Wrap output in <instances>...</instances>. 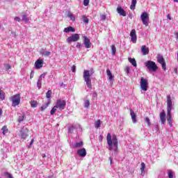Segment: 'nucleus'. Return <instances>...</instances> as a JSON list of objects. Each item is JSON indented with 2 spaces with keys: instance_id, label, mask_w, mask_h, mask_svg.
<instances>
[{
  "instance_id": "nucleus-1",
  "label": "nucleus",
  "mask_w": 178,
  "mask_h": 178,
  "mask_svg": "<svg viewBox=\"0 0 178 178\" xmlns=\"http://www.w3.org/2000/svg\"><path fill=\"white\" fill-rule=\"evenodd\" d=\"M106 140L109 151H114V152H117L118 141L116 135L112 136L111 133H108Z\"/></svg>"
},
{
  "instance_id": "nucleus-2",
  "label": "nucleus",
  "mask_w": 178,
  "mask_h": 178,
  "mask_svg": "<svg viewBox=\"0 0 178 178\" xmlns=\"http://www.w3.org/2000/svg\"><path fill=\"white\" fill-rule=\"evenodd\" d=\"M95 73L94 69H90V70H85L83 72V80L86 83L88 88H92V85L91 84V76Z\"/></svg>"
},
{
  "instance_id": "nucleus-3",
  "label": "nucleus",
  "mask_w": 178,
  "mask_h": 178,
  "mask_svg": "<svg viewBox=\"0 0 178 178\" xmlns=\"http://www.w3.org/2000/svg\"><path fill=\"white\" fill-rule=\"evenodd\" d=\"M145 66L150 71V72H156L158 70V66L156 63L152 60H147L145 63Z\"/></svg>"
},
{
  "instance_id": "nucleus-4",
  "label": "nucleus",
  "mask_w": 178,
  "mask_h": 178,
  "mask_svg": "<svg viewBox=\"0 0 178 178\" xmlns=\"http://www.w3.org/2000/svg\"><path fill=\"white\" fill-rule=\"evenodd\" d=\"M79 40H80V35L79 33H74L67 38L66 42L67 44H71V42H76Z\"/></svg>"
},
{
  "instance_id": "nucleus-5",
  "label": "nucleus",
  "mask_w": 178,
  "mask_h": 178,
  "mask_svg": "<svg viewBox=\"0 0 178 178\" xmlns=\"http://www.w3.org/2000/svg\"><path fill=\"white\" fill-rule=\"evenodd\" d=\"M55 106L59 111H63L66 108V101L58 99L55 103Z\"/></svg>"
},
{
  "instance_id": "nucleus-6",
  "label": "nucleus",
  "mask_w": 178,
  "mask_h": 178,
  "mask_svg": "<svg viewBox=\"0 0 178 178\" xmlns=\"http://www.w3.org/2000/svg\"><path fill=\"white\" fill-rule=\"evenodd\" d=\"M140 19L142 20V23L145 26H148L149 23V17L148 16V13L147 12H144L142 13V15H140Z\"/></svg>"
},
{
  "instance_id": "nucleus-7",
  "label": "nucleus",
  "mask_w": 178,
  "mask_h": 178,
  "mask_svg": "<svg viewBox=\"0 0 178 178\" xmlns=\"http://www.w3.org/2000/svg\"><path fill=\"white\" fill-rule=\"evenodd\" d=\"M140 88L143 91H147L148 90V80L142 77L140 79Z\"/></svg>"
},
{
  "instance_id": "nucleus-8",
  "label": "nucleus",
  "mask_w": 178,
  "mask_h": 178,
  "mask_svg": "<svg viewBox=\"0 0 178 178\" xmlns=\"http://www.w3.org/2000/svg\"><path fill=\"white\" fill-rule=\"evenodd\" d=\"M12 102H13V106L15 107L20 104V95H15L11 97Z\"/></svg>"
},
{
  "instance_id": "nucleus-9",
  "label": "nucleus",
  "mask_w": 178,
  "mask_h": 178,
  "mask_svg": "<svg viewBox=\"0 0 178 178\" xmlns=\"http://www.w3.org/2000/svg\"><path fill=\"white\" fill-rule=\"evenodd\" d=\"M157 62L160 63L162 66V69L166 70V63L165 62V58H163V56L161 54H158L157 56Z\"/></svg>"
},
{
  "instance_id": "nucleus-10",
  "label": "nucleus",
  "mask_w": 178,
  "mask_h": 178,
  "mask_svg": "<svg viewBox=\"0 0 178 178\" xmlns=\"http://www.w3.org/2000/svg\"><path fill=\"white\" fill-rule=\"evenodd\" d=\"M172 102V97L170 95L167 96V112H172V109H173V104Z\"/></svg>"
},
{
  "instance_id": "nucleus-11",
  "label": "nucleus",
  "mask_w": 178,
  "mask_h": 178,
  "mask_svg": "<svg viewBox=\"0 0 178 178\" xmlns=\"http://www.w3.org/2000/svg\"><path fill=\"white\" fill-rule=\"evenodd\" d=\"M83 45L85 48H87V49L90 48L92 45V43L90 39L88 38V37L86 35L83 36Z\"/></svg>"
},
{
  "instance_id": "nucleus-12",
  "label": "nucleus",
  "mask_w": 178,
  "mask_h": 178,
  "mask_svg": "<svg viewBox=\"0 0 178 178\" xmlns=\"http://www.w3.org/2000/svg\"><path fill=\"white\" fill-rule=\"evenodd\" d=\"M130 37L132 42L136 44L137 42V34L136 33V29H132L130 33Z\"/></svg>"
},
{
  "instance_id": "nucleus-13",
  "label": "nucleus",
  "mask_w": 178,
  "mask_h": 178,
  "mask_svg": "<svg viewBox=\"0 0 178 178\" xmlns=\"http://www.w3.org/2000/svg\"><path fill=\"white\" fill-rule=\"evenodd\" d=\"M29 129L26 128H22L21 130V138H23V140H26L27 137H29Z\"/></svg>"
},
{
  "instance_id": "nucleus-14",
  "label": "nucleus",
  "mask_w": 178,
  "mask_h": 178,
  "mask_svg": "<svg viewBox=\"0 0 178 178\" xmlns=\"http://www.w3.org/2000/svg\"><path fill=\"white\" fill-rule=\"evenodd\" d=\"M76 154L81 158H84L87 155V150H86V148L79 149L77 150Z\"/></svg>"
},
{
  "instance_id": "nucleus-15",
  "label": "nucleus",
  "mask_w": 178,
  "mask_h": 178,
  "mask_svg": "<svg viewBox=\"0 0 178 178\" xmlns=\"http://www.w3.org/2000/svg\"><path fill=\"white\" fill-rule=\"evenodd\" d=\"M167 121L168 122V124L172 127L173 126V121L172 120V111H167Z\"/></svg>"
},
{
  "instance_id": "nucleus-16",
  "label": "nucleus",
  "mask_w": 178,
  "mask_h": 178,
  "mask_svg": "<svg viewBox=\"0 0 178 178\" xmlns=\"http://www.w3.org/2000/svg\"><path fill=\"white\" fill-rule=\"evenodd\" d=\"M160 120L161 124H165V122H166V113H165V111H161L160 113Z\"/></svg>"
},
{
  "instance_id": "nucleus-17",
  "label": "nucleus",
  "mask_w": 178,
  "mask_h": 178,
  "mask_svg": "<svg viewBox=\"0 0 178 178\" xmlns=\"http://www.w3.org/2000/svg\"><path fill=\"white\" fill-rule=\"evenodd\" d=\"M106 74L107 76H108V80L111 83V86H112V84H113V75L112 74V72H111L110 69H108L106 70Z\"/></svg>"
},
{
  "instance_id": "nucleus-18",
  "label": "nucleus",
  "mask_w": 178,
  "mask_h": 178,
  "mask_svg": "<svg viewBox=\"0 0 178 178\" xmlns=\"http://www.w3.org/2000/svg\"><path fill=\"white\" fill-rule=\"evenodd\" d=\"M117 12L120 14V16H124L126 17V11L123 8H122V6H118L117 8Z\"/></svg>"
},
{
  "instance_id": "nucleus-19",
  "label": "nucleus",
  "mask_w": 178,
  "mask_h": 178,
  "mask_svg": "<svg viewBox=\"0 0 178 178\" xmlns=\"http://www.w3.org/2000/svg\"><path fill=\"white\" fill-rule=\"evenodd\" d=\"M44 64V60L38 59L35 61V65L36 69H41L42 65Z\"/></svg>"
},
{
  "instance_id": "nucleus-20",
  "label": "nucleus",
  "mask_w": 178,
  "mask_h": 178,
  "mask_svg": "<svg viewBox=\"0 0 178 178\" xmlns=\"http://www.w3.org/2000/svg\"><path fill=\"white\" fill-rule=\"evenodd\" d=\"M141 52L143 55H148L149 54V49L145 45H143L141 47Z\"/></svg>"
},
{
  "instance_id": "nucleus-21",
  "label": "nucleus",
  "mask_w": 178,
  "mask_h": 178,
  "mask_svg": "<svg viewBox=\"0 0 178 178\" xmlns=\"http://www.w3.org/2000/svg\"><path fill=\"white\" fill-rule=\"evenodd\" d=\"M130 113H131V119H132V122L133 123H137V115H136V113H134V111H133L132 109L130 110Z\"/></svg>"
},
{
  "instance_id": "nucleus-22",
  "label": "nucleus",
  "mask_w": 178,
  "mask_h": 178,
  "mask_svg": "<svg viewBox=\"0 0 178 178\" xmlns=\"http://www.w3.org/2000/svg\"><path fill=\"white\" fill-rule=\"evenodd\" d=\"M40 54L42 56H49L51 55V51H46L44 49H42L40 51Z\"/></svg>"
},
{
  "instance_id": "nucleus-23",
  "label": "nucleus",
  "mask_w": 178,
  "mask_h": 178,
  "mask_svg": "<svg viewBox=\"0 0 178 178\" xmlns=\"http://www.w3.org/2000/svg\"><path fill=\"white\" fill-rule=\"evenodd\" d=\"M63 31H64V33H74V31H76V30L74 29V28H73L72 26H68L67 28H65Z\"/></svg>"
},
{
  "instance_id": "nucleus-24",
  "label": "nucleus",
  "mask_w": 178,
  "mask_h": 178,
  "mask_svg": "<svg viewBox=\"0 0 178 178\" xmlns=\"http://www.w3.org/2000/svg\"><path fill=\"white\" fill-rule=\"evenodd\" d=\"M67 16V17H70V20L72 22L76 21V16H74L70 11H68Z\"/></svg>"
},
{
  "instance_id": "nucleus-25",
  "label": "nucleus",
  "mask_w": 178,
  "mask_h": 178,
  "mask_svg": "<svg viewBox=\"0 0 178 178\" xmlns=\"http://www.w3.org/2000/svg\"><path fill=\"white\" fill-rule=\"evenodd\" d=\"M129 62L131 63L132 65H134V67H137V61H136L135 58H129Z\"/></svg>"
},
{
  "instance_id": "nucleus-26",
  "label": "nucleus",
  "mask_w": 178,
  "mask_h": 178,
  "mask_svg": "<svg viewBox=\"0 0 178 178\" xmlns=\"http://www.w3.org/2000/svg\"><path fill=\"white\" fill-rule=\"evenodd\" d=\"M140 165H141V168H140L141 175H142V176H144V175L145 173V163H141Z\"/></svg>"
},
{
  "instance_id": "nucleus-27",
  "label": "nucleus",
  "mask_w": 178,
  "mask_h": 178,
  "mask_svg": "<svg viewBox=\"0 0 178 178\" xmlns=\"http://www.w3.org/2000/svg\"><path fill=\"white\" fill-rule=\"evenodd\" d=\"M136 5H137V0H132L131 5L130 6V9L134 10L136 9Z\"/></svg>"
},
{
  "instance_id": "nucleus-28",
  "label": "nucleus",
  "mask_w": 178,
  "mask_h": 178,
  "mask_svg": "<svg viewBox=\"0 0 178 178\" xmlns=\"http://www.w3.org/2000/svg\"><path fill=\"white\" fill-rule=\"evenodd\" d=\"M74 147L75 148H81V147H83V141L74 143Z\"/></svg>"
},
{
  "instance_id": "nucleus-29",
  "label": "nucleus",
  "mask_w": 178,
  "mask_h": 178,
  "mask_svg": "<svg viewBox=\"0 0 178 178\" xmlns=\"http://www.w3.org/2000/svg\"><path fill=\"white\" fill-rule=\"evenodd\" d=\"M30 104H31V108H37V101H35V100H32L30 102Z\"/></svg>"
},
{
  "instance_id": "nucleus-30",
  "label": "nucleus",
  "mask_w": 178,
  "mask_h": 178,
  "mask_svg": "<svg viewBox=\"0 0 178 178\" xmlns=\"http://www.w3.org/2000/svg\"><path fill=\"white\" fill-rule=\"evenodd\" d=\"M111 53L113 56L116 54V47H115V44L111 45Z\"/></svg>"
},
{
  "instance_id": "nucleus-31",
  "label": "nucleus",
  "mask_w": 178,
  "mask_h": 178,
  "mask_svg": "<svg viewBox=\"0 0 178 178\" xmlns=\"http://www.w3.org/2000/svg\"><path fill=\"white\" fill-rule=\"evenodd\" d=\"M95 129H99V127H101V120H98L95 123Z\"/></svg>"
},
{
  "instance_id": "nucleus-32",
  "label": "nucleus",
  "mask_w": 178,
  "mask_h": 178,
  "mask_svg": "<svg viewBox=\"0 0 178 178\" xmlns=\"http://www.w3.org/2000/svg\"><path fill=\"white\" fill-rule=\"evenodd\" d=\"M56 109H58V107L55 105L51 110L50 114L51 115H55V112H56Z\"/></svg>"
},
{
  "instance_id": "nucleus-33",
  "label": "nucleus",
  "mask_w": 178,
  "mask_h": 178,
  "mask_svg": "<svg viewBox=\"0 0 178 178\" xmlns=\"http://www.w3.org/2000/svg\"><path fill=\"white\" fill-rule=\"evenodd\" d=\"M0 99H1V101H3V99H5V93L3 92V91H2V90H0Z\"/></svg>"
},
{
  "instance_id": "nucleus-34",
  "label": "nucleus",
  "mask_w": 178,
  "mask_h": 178,
  "mask_svg": "<svg viewBox=\"0 0 178 178\" xmlns=\"http://www.w3.org/2000/svg\"><path fill=\"white\" fill-rule=\"evenodd\" d=\"M90 106V100L86 99L84 100V107L88 108Z\"/></svg>"
},
{
  "instance_id": "nucleus-35",
  "label": "nucleus",
  "mask_w": 178,
  "mask_h": 178,
  "mask_svg": "<svg viewBox=\"0 0 178 178\" xmlns=\"http://www.w3.org/2000/svg\"><path fill=\"white\" fill-rule=\"evenodd\" d=\"M173 175H175V172L173 171L169 170L168 172V175L169 178H173Z\"/></svg>"
},
{
  "instance_id": "nucleus-36",
  "label": "nucleus",
  "mask_w": 178,
  "mask_h": 178,
  "mask_svg": "<svg viewBox=\"0 0 178 178\" xmlns=\"http://www.w3.org/2000/svg\"><path fill=\"white\" fill-rule=\"evenodd\" d=\"M83 23H85V24H88L90 20L88 19V18H87V17L83 16Z\"/></svg>"
},
{
  "instance_id": "nucleus-37",
  "label": "nucleus",
  "mask_w": 178,
  "mask_h": 178,
  "mask_svg": "<svg viewBox=\"0 0 178 178\" xmlns=\"http://www.w3.org/2000/svg\"><path fill=\"white\" fill-rule=\"evenodd\" d=\"M51 95H52V90H48L46 93V98H51Z\"/></svg>"
},
{
  "instance_id": "nucleus-38",
  "label": "nucleus",
  "mask_w": 178,
  "mask_h": 178,
  "mask_svg": "<svg viewBox=\"0 0 178 178\" xmlns=\"http://www.w3.org/2000/svg\"><path fill=\"white\" fill-rule=\"evenodd\" d=\"M24 118H26V115L24 114H22V115L18 119V122L19 123L20 122H23L24 120Z\"/></svg>"
},
{
  "instance_id": "nucleus-39",
  "label": "nucleus",
  "mask_w": 178,
  "mask_h": 178,
  "mask_svg": "<svg viewBox=\"0 0 178 178\" xmlns=\"http://www.w3.org/2000/svg\"><path fill=\"white\" fill-rule=\"evenodd\" d=\"M49 106V102H47L45 106H43L41 107V111H45V109H47V108H48Z\"/></svg>"
},
{
  "instance_id": "nucleus-40",
  "label": "nucleus",
  "mask_w": 178,
  "mask_h": 178,
  "mask_svg": "<svg viewBox=\"0 0 178 178\" xmlns=\"http://www.w3.org/2000/svg\"><path fill=\"white\" fill-rule=\"evenodd\" d=\"M2 131H3V134H6V133H8V128L6 127V126L3 127Z\"/></svg>"
},
{
  "instance_id": "nucleus-41",
  "label": "nucleus",
  "mask_w": 178,
  "mask_h": 178,
  "mask_svg": "<svg viewBox=\"0 0 178 178\" xmlns=\"http://www.w3.org/2000/svg\"><path fill=\"white\" fill-rule=\"evenodd\" d=\"M23 22H26V23H27V22H29V18L27 17V16H26L25 15H22V19Z\"/></svg>"
},
{
  "instance_id": "nucleus-42",
  "label": "nucleus",
  "mask_w": 178,
  "mask_h": 178,
  "mask_svg": "<svg viewBox=\"0 0 178 178\" xmlns=\"http://www.w3.org/2000/svg\"><path fill=\"white\" fill-rule=\"evenodd\" d=\"M145 120L146 123L148 124V126H151V122H149V118L146 117L145 118Z\"/></svg>"
},
{
  "instance_id": "nucleus-43",
  "label": "nucleus",
  "mask_w": 178,
  "mask_h": 178,
  "mask_svg": "<svg viewBox=\"0 0 178 178\" xmlns=\"http://www.w3.org/2000/svg\"><path fill=\"white\" fill-rule=\"evenodd\" d=\"M89 4H90V0H83L84 6H88Z\"/></svg>"
},
{
  "instance_id": "nucleus-44",
  "label": "nucleus",
  "mask_w": 178,
  "mask_h": 178,
  "mask_svg": "<svg viewBox=\"0 0 178 178\" xmlns=\"http://www.w3.org/2000/svg\"><path fill=\"white\" fill-rule=\"evenodd\" d=\"M124 71L126 72V73H127L128 74H130V67L127 66L125 67Z\"/></svg>"
},
{
  "instance_id": "nucleus-45",
  "label": "nucleus",
  "mask_w": 178,
  "mask_h": 178,
  "mask_svg": "<svg viewBox=\"0 0 178 178\" xmlns=\"http://www.w3.org/2000/svg\"><path fill=\"white\" fill-rule=\"evenodd\" d=\"M4 175H5V176H8L9 178H13V177L12 176V174H10V173H9V172H6L4 173Z\"/></svg>"
},
{
  "instance_id": "nucleus-46",
  "label": "nucleus",
  "mask_w": 178,
  "mask_h": 178,
  "mask_svg": "<svg viewBox=\"0 0 178 178\" xmlns=\"http://www.w3.org/2000/svg\"><path fill=\"white\" fill-rule=\"evenodd\" d=\"M74 130V127L71 126L68 128V133H72Z\"/></svg>"
},
{
  "instance_id": "nucleus-47",
  "label": "nucleus",
  "mask_w": 178,
  "mask_h": 178,
  "mask_svg": "<svg viewBox=\"0 0 178 178\" xmlns=\"http://www.w3.org/2000/svg\"><path fill=\"white\" fill-rule=\"evenodd\" d=\"M37 87L38 88V90L41 89V82L38 81V82H37Z\"/></svg>"
},
{
  "instance_id": "nucleus-48",
  "label": "nucleus",
  "mask_w": 178,
  "mask_h": 178,
  "mask_svg": "<svg viewBox=\"0 0 178 178\" xmlns=\"http://www.w3.org/2000/svg\"><path fill=\"white\" fill-rule=\"evenodd\" d=\"M14 19L16 21V22H22V19H20V17H15L14 18Z\"/></svg>"
},
{
  "instance_id": "nucleus-49",
  "label": "nucleus",
  "mask_w": 178,
  "mask_h": 178,
  "mask_svg": "<svg viewBox=\"0 0 178 178\" xmlns=\"http://www.w3.org/2000/svg\"><path fill=\"white\" fill-rule=\"evenodd\" d=\"M72 71L73 73H76V65L72 66Z\"/></svg>"
},
{
  "instance_id": "nucleus-50",
  "label": "nucleus",
  "mask_w": 178,
  "mask_h": 178,
  "mask_svg": "<svg viewBox=\"0 0 178 178\" xmlns=\"http://www.w3.org/2000/svg\"><path fill=\"white\" fill-rule=\"evenodd\" d=\"M33 144H34V138H33L29 144V148H30L31 147V145H33Z\"/></svg>"
},
{
  "instance_id": "nucleus-51",
  "label": "nucleus",
  "mask_w": 178,
  "mask_h": 178,
  "mask_svg": "<svg viewBox=\"0 0 178 178\" xmlns=\"http://www.w3.org/2000/svg\"><path fill=\"white\" fill-rule=\"evenodd\" d=\"M33 77H34V71H31L30 74V79H33Z\"/></svg>"
},
{
  "instance_id": "nucleus-52",
  "label": "nucleus",
  "mask_w": 178,
  "mask_h": 178,
  "mask_svg": "<svg viewBox=\"0 0 178 178\" xmlns=\"http://www.w3.org/2000/svg\"><path fill=\"white\" fill-rule=\"evenodd\" d=\"M6 69H7V70H9L10 69H12V66H10V65H6Z\"/></svg>"
},
{
  "instance_id": "nucleus-53",
  "label": "nucleus",
  "mask_w": 178,
  "mask_h": 178,
  "mask_svg": "<svg viewBox=\"0 0 178 178\" xmlns=\"http://www.w3.org/2000/svg\"><path fill=\"white\" fill-rule=\"evenodd\" d=\"M103 138H104V136H102V135H100L99 136V141H100V143L102 142Z\"/></svg>"
},
{
  "instance_id": "nucleus-54",
  "label": "nucleus",
  "mask_w": 178,
  "mask_h": 178,
  "mask_svg": "<svg viewBox=\"0 0 178 178\" xmlns=\"http://www.w3.org/2000/svg\"><path fill=\"white\" fill-rule=\"evenodd\" d=\"M101 19H102V20H106V15H101Z\"/></svg>"
},
{
  "instance_id": "nucleus-55",
  "label": "nucleus",
  "mask_w": 178,
  "mask_h": 178,
  "mask_svg": "<svg viewBox=\"0 0 178 178\" xmlns=\"http://www.w3.org/2000/svg\"><path fill=\"white\" fill-rule=\"evenodd\" d=\"M76 48H81V44H80V43H77L76 44Z\"/></svg>"
},
{
  "instance_id": "nucleus-56",
  "label": "nucleus",
  "mask_w": 178,
  "mask_h": 178,
  "mask_svg": "<svg viewBox=\"0 0 178 178\" xmlns=\"http://www.w3.org/2000/svg\"><path fill=\"white\" fill-rule=\"evenodd\" d=\"M39 77H40L41 79H44L45 77V73L42 74Z\"/></svg>"
},
{
  "instance_id": "nucleus-57",
  "label": "nucleus",
  "mask_w": 178,
  "mask_h": 178,
  "mask_svg": "<svg viewBox=\"0 0 178 178\" xmlns=\"http://www.w3.org/2000/svg\"><path fill=\"white\" fill-rule=\"evenodd\" d=\"M11 34H12L13 37H16L17 36L16 32H11Z\"/></svg>"
},
{
  "instance_id": "nucleus-58",
  "label": "nucleus",
  "mask_w": 178,
  "mask_h": 178,
  "mask_svg": "<svg viewBox=\"0 0 178 178\" xmlns=\"http://www.w3.org/2000/svg\"><path fill=\"white\" fill-rule=\"evenodd\" d=\"M97 92H93V97H94V98H97Z\"/></svg>"
},
{
  "instance_id": "nucleus-59",
  "label": "nucleus",
  "mask_w": 178,
  "mask_h": 178,
  "mask_svg": "<svg viewBox=\"0 0 178 178\" xmlns=\"http://www.w3.org/2000/svg\"><path fill=\"white\" fill-rule=\"evenodd\" d=\"M167 19H168L169 20H172V17H170V14L167 15Z\"/></svg>"
},
{
  "instance_id": "nucleus-60",
  "label": "nucleus",
  "mask_w": 178,
  "mask_h": 178,
  "mask_svg": "<svg viewBox=\"0 0 178 178\" xmlns=\"http://www.w3.org/2000/svg\"><path fill=\"white\" fill-rule=\"evenodd\" d=\"M38 81L41 83L42 81V78L39 76V79H38Z\"/></svg>"
},
{
  "instance_id": "nucleus-61",
  "label": "nucleus",
  "mask_w": 178,
  "mask_h": 178,
  "mask_svg": "<svg viewBox=\"0 0 178 178\" xmlns=\"http://www.w3.org/2000/svg\"><path fill=\"white\" fill-rule=\"evenodd\" d=\"M108 159H109V161H110L111 165H112V157H109Z\"/></svg>"
},
{
  "instance_id": "nucleus-62",
  "label": "nucleus",
  "mask_w": 178,
  "mask_h": 178,
  "mask_svg": "<svg viewBox=\"0 0 178 178\" xmlns=\"http://www.w3.org/2000/svg\"><path fill=\"white\" fill-rule=\"evenodd\" d=\"M2 115V109L0 108V116Z\"/></svg>"
},
{
  "instance_id": "nucleus-63",
  "label": "nucleus",
  "mask_w": 178,
  "mask_h": 178,
  "mask_svg": "<svg viewBox=\"0 0 178 178\" xmlns=\"http://www.w3.org/2000/svg\"><path fill=\"white\" fill-rule=\"evenodd\" d=\"M175 73H177V68L175 69Z\"/></svg>"
},
{
  "instance_id": "nucleus-64",
  "label": "nucleus",
  "mask_w": 178,
  "mask_h": 178,
  "mask_svg": "<svg viewBox=\"0 0 178 178\" xmlns=\"http://www.w3.org/2000/svg\"><path fill=\"white\" fill-rule=\"evenodd\" d=\"M174 2H178V0H174Z\"/></svg>"
}]
</instances>
